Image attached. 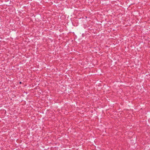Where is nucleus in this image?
Segmentation results:
<instances>
[{
  "label": "nucleus",
  "instance_id": "1",
  "mask_svg": "<svg viewBox=\"0 0 150 150\" xmlns=\"http://www.w3.org/2000/svg\"><path fill=\"white\" fill-rule=\"evenodd\" d=\"M19 83L20 84H21L22 83V82H21V81H20L19 82Z\"/></svg>",
  "mask_w": 150,
  "mask_h": 150
}]
</instances>
